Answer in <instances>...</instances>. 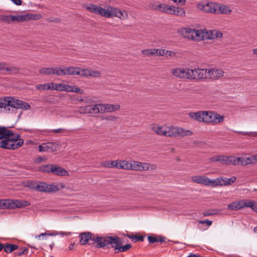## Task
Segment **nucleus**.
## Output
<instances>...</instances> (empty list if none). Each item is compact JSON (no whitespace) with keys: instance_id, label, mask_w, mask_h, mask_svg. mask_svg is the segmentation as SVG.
Masks as SVG:
<instances>
[{"instance_id":"f257e3e1","label":"nucleus","mask_w":257,"mask_h":257,"mask_svg":"<svg viewBox=\"0 0 257 257\" xmlns=\"http://www.w3.org/2000/svg\"><path fill=\"white\" fill-rule=\"evenodd\" d=\"M20 136L5 126H0V148L6 150H16L21 147L24 140Z\"/></svg>"},{"instance_id":"f03ea898","label":"nucleus","mask_w":257,"mask_h":257,"mask_svg":"<svg viewBox=\"0 0 257 257\" xmlns=\"http://www.w3.org/2000/svg\"><path fill=\"white\" fill-rule=\"evenodd\" d=\"M86 9L92 13L107 18L115 17L122 19L124 17L121 11L110 6H107L106 8L104 9L94 4H90L86 6Z\"/></svg>"},{"instance_id":"7ed1b4c3","label":"nucleus","mask_w":257,"mask_h":257,"mask_svg":"<svg viewBox=\"0 0 257 257\" xmlns=\"http://www.w3.org/2000/svg\"><path fill=\"white\" fill-rule=\"evenodd\" d=\"M3 105L5 109L10 110L9 107L16 109H22L28 110L31 108L30 105L27 102H24L21 100L16 99L12 97H6L3 98Z\"/></svg>"},{"instance_id":"20e7f679","label":"nucleus","mask_w":257,"mask_h":257,"mask_svg":"<svg viewBox=\"0 0 257 257\" xmlns=\"http://www.w3.org/2000/svg\"><path fill=\"white\" fill-rule=\"evenodd\" d=\"M79 237L80 238L79 241L81 245H85L88 243L89 241H92L89 243L90 244H93L96 243V247L97 248H101L99 246V243L102 242L103 236H98L97 234H94L91 232H83L79 234Z\"/></svg>"},{"instance_id":"39448f33","label":"nucleus","mask_w":257,"mask_h":257,"mask_svg":"<svg viewBox=\"0 0 257 257\" xmlns=\"http://www.w3.org/2000/svg\"><path fill=\"white\" fill-rule=\"evenodd\" d=\"M164 136L168 137H183L191 136L193 134L192 132L183 128L165 126Z\"/></svg>"},{"instance_id":"423d86ee","label":"nucleus","mask_w":257,"mask_h":257,"mask_svg":"<svg viewBox=\"0 0 257 257\" xmlns=\"http://www.w3.org/2000/svg\"><path fill=\"white\" fill-rule=\"evenodd\" d=\"M122 243V239L118 237H112V236H103L102 242L100 243L99 244V246H101V248H104L108 244H110L111 247L114 248L120 247Z\"/></svg>"},{"instance_id":"0eeeda50","label":"nucleus","mask_w":257,"mask_h":257,"mask_svg":"<svg viewBox=\"0 0 257 257\" xmlns=\"http://www.w3.org/2000/svg\"><path fill=\"white\" fill-rule=\"evenodd\" d=\"M41 74L47 75H55L58 76H63L64 73L63 67H43L39 69Z\"/></svg>"},{"instance_id":"6e6552de","label":"nucleus","mask_w":257,"mask_h":257,"mask_svg":"<svg viewBox=\"0 0 257 257\" xmlns=\"http://www.w3.org/2000/svg\"><path fill=\"white\" fill-rule=\"evenodd\" d=\"M224 164L233 165H246V161L243 157H235L234 156H225Z\"/></svg>"},{"instance_id":"1a4fd4ad","label":"nucleus","mask_w":257,"mask_h":257,"mask_svg":"<svg viewBox=\"0 0 257 257\" xmlns=\"http://www.w3.org/2000/svg\"><path fill=\"white\" fill-rule=\"evenodd\" d=\"M59 145L54 142L43 143L38 147L40 152H54L57 150Z\"/></svg>"},{"instance_id":"9d476101","label":"nucleus","mask_w":257,"mask_h":257,"mask_svg":"<svg viewBox=\"0 0 257 257\" xmlns=\"http://www.w3.org/2000/svg\"><path fill=\"white\" fill-rule=\"evenodd\" d=\"M217 4L214 3H208L204 4H198L197 8L201 11L209 13H216Z\"/></svg>"},{"instance_id":"9b49d317","label":"nucleus","mask_w":257,"mask_h":257,"mask_svg":"<svg viewBox=\"0 0 257 257\" xmlns=\"http://www.w3.org/2000/svg\"><path fill=\"white\" fill-rule=\"evenodd\" d=\"M30 203L27 201L8 199V209L21 208L29 206Z\"/></svg>"},{"instance_id":"f8f14e48","label":"nucleus","mask_w":257,"mask_h":257,"mask_svg":"<svg viewBox=\"0 0 257 257\" xmlns=\"http://www.w3.org/2000/svg\"><path fill=\"white\" fill-rule=\"evenodd\" d=\"M152 9L158 10L160 12L171 15L173 6H170L168 5L160 4L159 5L153 4L152 5Z\"/></svg>"},{"instance_id":"ddd939ff","label":"nucleus","mask_w":257,"mask_h":257,"mask_svg":"<svg viewBox=\"0 0 257 257\" xmlns=\"http://www.w3.org/2000/svg\"><path fill=\"white\" fill-rule=\"evenodd\" d=\"M97 105H88L80 108L79 111L80 113L83 114H95L98 113L97 109Z\"/></svg>"},{"instance_id":"4468645a","label":"nucleus","mask_w":257,"mask_h":257,"mask_svg":"<svg viewBox=\"0 0 257 257\" xmlns=\"http://www.w3.org/2000/svg\"><path fill=\"white\" fill-rule=\"evenodd\" d=\"M245 199H243L238 201H233L229 204L227 206V209L231 211L239 210L245 207Z\"/></svg>"},{"instance_id":"2eb2a0df","label":"nucleus","mask_w":257,"mask_h":257,"mask_svg":"<svg viewBox=\"0 0 257 257\" xmlns=\"http://www.w3.org/2000/svg\"><path fill=\"white\" fill-rule=\"evenodd\" d=\"M188 68H176L172 71V74L179 78L188 79Z\"/></svg>"},{"instance_id":"dca6fc26","label":"nucleus","mask_w":257,"mask_h":257,"mask_svg":"<svg viewBox=\"0 0 257 257\" xmlns=\"http://www.w3.org/2000/svg\"><path fill=\"white\" fill-rule=\"evenodd\" d=\"M51 170L52 172L51 173L55 175L60 176H66L68 175V172L65 169L57 165L54 164Z\"/></svg>"},{"instance_id":"f3484780","label":"nucleus","mask_w":257,"mask_h":257,"mask_svg":"<svg viewBox=\"0 0 257 257\" xmlns=\"http://www.w3.org/2000/svg\"><path fill=\"white\" fill-rule=\"evenodd\" d=\"M205 33V39H214L218 38H220L222 35L221 32L218 31L216 30H212L210 31H207L206 30Z\"/></svg>"},{"instance_id":"a211bd4d","label":"nucleus","mask_w":257,"mask_h":257,"mask_svg":"<svg viewBox=\"0 0 257 257\" xmlns=\"http://www.w3.org/2000/svg\"><path fill=\"white\" fill-rule=\"evenodd\" d=\"M81 68L77 67H68L67 68L64 67V75H74L80 74Z\"/></svg>"},{"instance_id":"6ab92c4d","label":"nucleus","mask_w":257,"mask_h":257,"mask_svg":"<svg viewBox=\"0 0 257 257\" xmlns=\"http://www.w3.org/2000/svg\"><path fill=\"white\" fill-rule=\"evenodd\" d=\"M208 179V177L203 176H193L191 177L192 182L205 186L207 185Z\"/></svg>"},{"instance_id":"aec40b11","label":"nucleus","mask_w":257,"mask_h":257,"mask_svg":"<svg viewBox=\"0 0 257 257\" xmlns=\"http://www.w3.org/2000/svg\"><path fill=\"white\" fill-rule=\"evenodd\" d=\"M231 12V9L226 5L217 4L216 7V14H229Z\"/></svg>"},{"instance_id":"412c9836","label":"nucleus","mask_w":257,"mask_h":257,"mask_svg":"<svg viewBox=\"0 0 257 257\" xmlns=\"http://www.w3.org/2000/svg\"><path fill=\"white\" fill-rule=\"evenodd\" d=\"M194 29L189 28H183L179 30V33L184 37L191 39L193 38V32Z\"/></svg>"},{"instance_id":"4be33fe9","label":"nucleus","mask_w":257,"mask_h":257,"mask_svg":"<svg viewBox=\"0 0 257 257\" xmlns=\"http://www.w3.org/2000/svg\"><path fill=\"white\" fill-rule=\"evenodd\" d=\"M189 116L191 118L199 122H204V111H198L196 112H190Z\"/></svg>"},{"instance_id":"5701e85b","label":"nucleus","mask_w":257,"mask_h":257,"mask_svg":"<svg viewBox=\"0 0 257 257\" xmlns=\"http://www.w3.org/2000/svg\"><path fill=\"white\" fill-rule=\"evenodd\" d=\"M205 29L203 30H196L194 29L193 32V38H191V39H196L197 40H204L205 39Z\"/></svg>"},{"instance_id":"b1692460","label":"nucleus","mask_w":257,"mask_h":257,"mask_svg":"<svg viewBox=\"0 0 257 257\" xmlns=\"http://www.w3.org/2000/svg\"><path fill=\"white\" fill-rule=\"evenodd\" d=\"M208 72L209 76L216 79L222 77L224 74V72L220 69H210L208 71Z\"/></svg>"},{"instance_id":"393cba45","label":"nucleus","mask_w":257,"mask_h":257,"mask_svg":"<svg viewBox=\"0 0 257 257\" xmlns=\"http://www.w3.org/2000/svg\"><path fill=\"white\" fill-rule=\"evenodd\" d=\"M48 184L41 181H38V185L35 186V190L40 192L47 193Z\"/></svg>"},{"instance_id":"a878e982","label":"nucleus","mask_w":257,"mask_h":257,"mask_svg":"<svg viewBox=\"0 0 257 257\" xmlns=\"http://www.w3.org/2000/svg\"><path fill=\"white\" fill-rule=\"evenodd\" d=\"M5 71L7 72L9 74L16 75L20 73V68L18 67L9 64V66H7Z\"/></svg>"},{"instance_id":"bb28decb","label":"nucleus","mask_w":257,"mask_h":257,"mask_svg":"<svg viewBox=\"0 0 257 257\" xmlns=\"http://www.w3.org/2000/svg\"><path fill=\"white\" fill-rule=\"evenodd\" d=\"M18 248L19 246L17 244L9 243H5L4 251L7 253H10Z\"/></svg>"},{"instance_id":"cd10ccee","label":"nucleus","mask_w":257,"mask_h":257,"mask_svg":"<svg viewBox=\"0 0 257 257\" xmlns=\"http://www.w3.org/2000/svg\"><path fill=\"white\" fill-rule=\"evenodd\" d=\"M171 15L183 17L185 16V12L184 9L183 8L173 6Z\"/></svg>"},{"instance_id":"c85d7f7f","label":"nucleus","mask_w":257,"mask_h":257,"mask_svg":"<svg viewBox=\"0 0 257 257\" xmlns=\"http://www.w3.org/2000/svg\"><path fill=\"white\" fill-rule=\"evenodd\" d=\"M164 128L165 126H158L157 125H153L151 127V129L158 135L164 136Z\"/></svg>"},{"instance_id":"c756f323","label":"nucleus","mask_w":257,"mask_h":257,"mask_svg":"<svg viewBox=\"0 0 257 257\" xmlns=\"http://www.w3.org/2000/svg\"><path fill=\"white\" fill-rule=\"evenodd\" d=\"M236 180V178L235 177H232L230 178H220V181H222V182H221V186H227L230 185L232 183H234Z\"/></svg>"},{"instance_id":"7c9ffc66","label":"nucleus","mask_w":257,"mask_h":257,"mask_svg":"<svg viewBox=\"0 0 257 257\" xmlns=\"http://www.w3.org/2000/svg\"><path fill=\"white\" fill-rule=\"evenodd\" d=\"M222 182V180L220 181V177L213 180H210L209 178H208L207 186L215 187L218 186H221V182Z\"/></svg>"},{"instance_id":"2f4dec72","label":"nucleus","mask_w":257,"mask_h":257,"mask_svg":"<svg viewBox=\"0 0 257 257\" xmlns=\"http://www.w3.org/2000/svg\"><path fill=\"white\" fill-rule=\"evenodd\" d=\"M54 164L43 165L39 167V170L40 172L51 173Z\"/></svg>"},{"instance_id":"473e14b6","label":"nucleus","mask_w":257,"mask_h":257,"mask_svg":"<svg viewBox=\"0 0 257 257\" xmlns=\"http://www.w3.org/2000/svg\"><path fill=\"white\" fill-rule=\"evenodd\" d=\"M207 69L197 68V80L207 78Z\"/></svg>"},{"instance_id":"72a5a7b5","label":"nucleus","mask_w":257,"mask_h":257,"mask_svg":"<svg viewBox=\"0 0 257 257\" xmlns=\"http://www.w3.org/2000/svg\"><path fill=\"white\" fill-rule=\"evenodd\" d=\"M55 83L51 82L50 83H45L44 84H38L36 85V88L38 90H52V86H54Z\"/></svg>"},{"instance_id":"f704fd0d","label":"nucleus","mask_w":257,"mask_h":257,"mask_svg":"<svg viewBox=\"0 0 257 257\" xmlns=\"http://www.w3.org/2000/svg\"><path fill=\"white\" fill-rule=\"evenodd\" d=\"M223 120L224 116L223 115H220L217 113L214 112L211 123L217 124L218 123L222 122Z\"/></svg>"},{"instance_id":"c9c22d12","label":"nucleus","mask_w":257,"mask_h":257,"mask_svg":"<svg viewBox=\"0 0 257 257\" xmlns=\"http://www.w3.org/2000/svg\"><path fill=\"white\" fill-rule=\"evenodd\" d=\"M245 207H250L252 210L257 212V203L253 200L245 199Z\"/></svg>"},{"instance_id":"e433bc0d","label":"nucleus","mask_w":257,"mask_h":257,"mask_svg":"<svg viewBox=\"0 0 257 257\" xmlns=\"http://www.w3.org/2000/svg\"><path fill=\"white\" fill-rule=\"evenodd\" d=\"M119 169L130 170L131 168V161L126 160L121 161L119 162Z\"/></svg>"},{"instance_id":"4c0bfd02","label":"nucleus","mask_w":257,"mask_h":257,"mask_svg":"<svg viewBox=\"0 0 257 257\" xmlns=\"http://www.w3.org/2000/svg\"><path fill=\"white\" fill-rule=\"evenodd\" d=\"M187 72V76L188 79L197 80V69H188Z\"/></svg>"},{"instance_id":"58836bf2","label":"nucleus","mask_w":257,"mask_h":257,"mask_svg":"<svg viewBox=\"0 0 257 257\" xmlns=\"http://www.w3.org/2000/svg\"><path fill=\"white\" fill-rule=\"evenodd\" d=\"M214 112L204 111V122L211 123Z\"/></svg>"},{"instance_id":"ea45409f","label":"nucleus","mask_w":257,"mask_h":257,"mask_svg":"<svg viewBox=\"0 0 257 257\" xmlns=\"http://www.w3.org/2000/svg\"><path fill=\"white\" fill-rule=\"evenodd\" d=\"M126 236L130 239H131L134 242H136L139 241H143L145 238L144 236L141 235L138 236L137 235H131V234H126Z\"/></svg>"},{"instance_id":"a19ab883","label":"nucleus","mask_w":257,"mask_h":257,"mask_svg":"<svg viewBox=\"0 0 257 257\" xmlns=\"http://www.w3.org/2000/svg\"><path fill=\"white\" fill-rule=\"evenodd\" d=\"M13 16L12 15H0V20L9 24L14 22V20H13Z\"/></svg>"},{"instance_id":"79ce46f5","label":"nucleus","mask_w":257,"mask_h":257,"mask_svg":"<svg viewBox=\"0 0 257 257\" xmlns=\"http://www.w3.org/2000/svg\"><path fill=\"white\" fill-rule=\"evenodd\" d=\"M132 247L131 244H126L124 245H121L120 247H115V253L125 251Z\"/></svg>"},{"instance_id":"37998d69","label":"nucleus","mask_w":257,"mask_h":257,"mask_svg":"<svg viewBox=\"0 0 257 257\" xmlns=\"http://www.w3.org/2000/svg\"><path fill=\"white\" fill-rule=\"evenodd\" d=\"M13 20H14V22H25L28 21V14L24 15H18L13 16Z\"/></svg>"},{"instance_id":"c03bdc74","label":"nucleus","mask_w":257,"mask_h":257,"mask_svg":"<svg viewBox=\"0 0 257 257\" xmlns=\"http://www.w3.org/2000/svg\"><path fill=\"white\" fill-rule=\"evenodd\" d=\"M107 112H113L119 109L120 106L117 104H106Z\"/></svg>"},{"instance_id":"a18cd8bd","label":"nucleus","mask_w":257,"mask_h":257,"mask_svg":"<svg viewBox=\"0 0 257 257\" xmlns=\"http://www.w3.org/2000/svg\"><path fill=\"white\" fill-rule=\"evenodd\" d=\"M225 156H214L210 158V161L214 162H220L221 163L224 164L225 161Z\"/></svg>"},{"instance_id":"49530a36","label":"nucleus","mask_w":257,"mask_h":257,"mask_svg":"<svg viewBox=\"0 0 257 257\" xmlns=\"http://www.w3.org/2000/svg\"><path fill=\"white\" fill-rule=\"evenodd\" d=\"M47 193H55L59 190L58 186L55 184H48Z\"/></svg>"},{"instance_id":"de8ad7c7","label":"nucleus","mask_w":257,"mask_h":257,"mask_svg":"<svg viewBox=\"0 0 257 257\" xmlns=\"http://www.w3.org/2000/svg\"><path fill=\"white\" fill-rule=\"evenodd\" d=\"M141 163L133 161H131V170L136 171H141Z\"/></svg>"},{"instance_id":"09e8293b","label":"nucleus","mask_w":257,"mask_h":257,"mask_svg":"<svg viewBox=\"0 0 257 257\" xmlns=\"http://www.w3.org/2000/svg\"><path fill=\"white\" fill-rule=\"evenodd\" d=\"M142 53L145 56L155 55V49H143L142 50Z\"/></svg>"},{"instance_id":"8fccbe9b","label":"nucleus","mask_w":257,"mask_h":257,"mask_svg":"<svg viewBox=\"0 0 257 257\" xmlns=\"http://www.w3.org/2000/svg\"><path fill=\"white\" fill-rule=\"evenodd\" d=\"M59 86H61V88L60 89V91H66L67 92H71L72 89H73L72 86L64 84L61 83V85H59Z\"/></svg>"},{"instance_id":"3c124183","label":"nucleus","mask_w":257,"mask_h":257,"mask_svg":"<svg viewBox=\"0 0 257 257\" xmlns=\"http://www.w3.org/2000/svg\"><path fill=\"white\" fill-rule=\"evenodd\" d=\"M96 105H97V109L99 111L98 113H104V112H107L106 104H98Z\"/></svg>"},{"instance_id":"603ef678","label":"nucleus","mask_w":257,"mask_h":257,"mask_svg":"<svg viewBox=\"0 0 257 257\" xmlns=\"http://www.w3.org/2000/svg\"><path fill=\"white\" fill-rule=\"evenodd\" d=\"M90 75V69L88 68H85V69H81L80 70V74L79 75H80L81 76L84 77H89Z\"/></svg>"},{"instance_id":"864d4df0","label":"nucleus","mask_w":257,"mask_h":257,"mask_svg":"<svg viewBox=\"0 0 257 257\" xmlns=\"http://www.w3.org/2000/svg\"><path fill=\"white\" fill-rule=\"evenodd\" d=\"M257 162V154L247 158L246 160V164H254Z\"/></svg>"},{"instance_id":"5fc2aeb1","label":"nucleus","mask_w":257,"mask_h":257,"mask_svg":"<svg viewBox=\"0 0 257 257\" xmlns=\"http://www.w3.org/2000/svg\"><path fill=\"white\" fill-rule=\"evenodd\" d=\"M218 213L217 210L215 209H211L208 210L203 212V214L204 216H211L213 215H216Z\"/></svg>"},{"instance_id":"6e6d98bb","label":"nucleus","mask_w":257,"mask_h":257,"mask_svg":"<svg viewBox=\"0 0 257 257\" xmlns=\"http://www.w3.org/2000/svg\"><path fill=\"white\" fill-rule=\"evenodd\" d=\"M42 16L40 14H28V21L31 20H38L41 18Z\"/></svg>"},{"instance_id":"4d7b16f0","label":"nucleus","mask_w":257,"mask_h":257,"mask_svg":"<svg viewBox=\"0 0 257 257\" xmlns=\"http://www.w3.org/2000/svg\"><path fill=\"white\" fill-rule=\"evenodd\" d=\"M101 76V72L97 70H93L90 69L89 76L94 77H99Z\"/></svg>"},{"instance_id":"13d9d810","label":"nucleus","mask_w":257,"mask_h":257,"mask_svg":"<svg viewBox=\"0 0 257 257\" xmlns=\"http://www.w3.org/2000/svg\"><path fill=\"white\" fill-rule=\"evenodd\" d=\"M8 199L0 200V208L8 209Z\"/></svg>"},{"instance_id":"bf43d9fd","label":"nucleus","mask_w":257,"mask_h":257,"mask_svg":"<svg viewBox=\"0 0 257 257\" xmlns=\"http://www.w3.org/2000/svg\"><path fill=\"white\" fill-rule=\"evenodd\" d=\"M238 134L242 135H248L251 137H257V132H238Z\"/></svg>"},{"instance_id":"052dcab7","label":"nucleus","mask_w":257,"mask_h":257,"mask_svg":"<svg viewBox=\"0 0 257 257\" xmlns=\"http://www.w3.org/2000/svg\"><path fill=\"white\" fill-rule=\"evenodd\" d=\"M7 66H9V64L5 62H0V72H2L3 74H6L4 72V71H6V69Z\"/></svg>"},{"instance_id":"680f3d73","label":"nucleus","mask_w":257,"mask_h":257,"mask_svg":"<svg viewBox=\"0 0 257 257\" xmlns=\"http://www.w3.org/2000/svg\"><path fill=\"white\" fill-rule=\"evenodd\" d=\"M165 49H155V55L157 56H164L165 54Z\"/></svg>"},{"instance_id":"e2e57ef3","label":"nucleus","mask_w":257,"mask_h":257,"mask_svg":"<svg viewBox=\"0 0 257 257\" xmlns=\"http://www.w3.org/2000/svg\"><path fill=\"white\" fill-rule=\"evenodd\" d=\"M28 252V249L25 247L21 248V251L18 252H15V254L21 256L24 254L27 253Z\"/></svg>"},{"instance_id":"0e129e2a","label":"nucleus","mask_w":257,"mask_h":257,"mask_svg":"<svg viewBox=\"0 0 257 257\" xmlns=\"http://www.w3.org/2000/svg\"><path fill=\"white\" fill-rule=\"evenodd\" d=\"M148 239L150 243H154L158 242V238L154 235L148 236Z\"/></svg>"},{"instance_id":"69168bd1","label":"nucleus","mask_w":257,"mask_h":257,"mask_svg":"<svg viewBox=\"0 0 257 257\" xmlns=\"http://www.w3.org/2000/svg\"><path fill=\"white\" fill-rule=\"evenodd\" d=\"M66 131V129L63 128H60L57 129H54V130H50V132H52L54 133H59V134H62L65 133Z\"/></svg>"},{"instance_id":"338daca9","label":"nucleus","mask_w":257,"mask_h":257,"mask_svg":"<svg viewBox=\"0 0 257 257\" xmlns=\"http://www.w3.org/2000/svg\"><path fill=\"white\" fill-rule=\"evenodd\" d=\"M149 170L150 164L147 163H141V171Z\"/></svg>"},{"instance_id":"774afa93","label":"nucleus","mask_w":257,"mask_h":257,"mask_svg":"<svg viewBox=\"0 0 257 257\" xmlns=\"http://www.w3.org/2000/svg\"><path fill=\"white\" fill-rule=\"evenodd\" d=\"M110 168L119 169V163L117 161H111L110 162Z\"/></svg>"}]
</instances>
